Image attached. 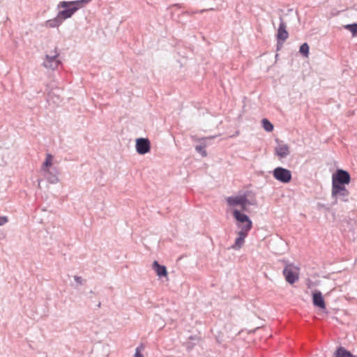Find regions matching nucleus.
<instances>
[{
	"mask_svg": "<svg viewBox=\"0 0 357 357\" xmlns=\"http://www.w3.org/2000/svg\"><path fill=\"white\" fill-rule=\"evenodd\" d=\"M227 202L229 206L245 205V204H250L247 197L244 195L229 197Z\"/></svg>",
	"mask_w": 357,
	"mask_h": 357,
	"instance_id": "9d476101",
	"label": "nucleus"
},
{
	"mask_svg": "<svg viewBox=\"0 0 357 357\" xmlns=\"http://www.w3.org/2000/svg\"><path fill=\"white\" fill-rule=\"evenodd\" d=\"M59 56V52L56 47L53 51L50 52V54L45 55V60L42 64L43 66L47 69H50L52 70H56L58 66L61 64V61L58 59Z\"/></svg>",
	"mask_w": 357,
	"mask_h": 357,
	"instance_id": "7ed1b4c3",
	"label": "nucleus"
},
{
	"mask_svg": "<svg viewBox=\"0 0 357 357\" xmlns=\"http://www.w3.org/2000/svg\"><path fill=\"white\" fill-rule=\"evenodd\" d=\"M8 221L7 216H0V226L3 225Z\"/></svg>",
	"mask_w": 357,
	"mask_h": 357,
	"instance_id": "5701e85b",
	"label": "nucleus"
},
{
	"mask_svg": "<svg viewBox=\"0 0 357 357\" xmlns=\"http://www.w3.org/2000/svg\"><path fill=\"white\" fill-rule=\"evenodd\" d=\"M331 196L335 199V203L337 199L347 202L349 200V191L345 185H334L332 186Z\"/></svg>",
	"mask_w": 357,
	"mask_h": 357,
	"instance_id": "423d86ee",
	"label": "nucleus"
},
{
	"mask_svg": "<svg viewBox=\"0 0 357 357\" xmlns=\"http://www.w3.org/2000/svg\"><path fill=\"white\" fill-rule=\"evenodd\" d=\"M273 176L277 181L283 183H289L292 178L291 171L282 167L275 168Z\"/></svg>",
	"mask_w": 357,
	"mask_h": 357,
	"instance_id": "0eeeda50",
	"label": "nucleus"
},
{
	"mask_svg": "<svg viewBox=\"0 0 357 357\" xmlns=\"http://www.w3.org/2000/svg\"><path fill=\"white\" fill-rule=\"evenodd\" d=\"M344 28L351 33L352 37H357V23L346 24Z\"/></svg>",
	"mask_w": 357,
	"mask_h": 357,
	"instance_id": "6ab92c4d",
	"label": "nucleus"
},
{
	"mask_svg": "<svg viewBox=\"0 0 357 357\" xmlns=\"http://www.w3.org/2000/svg\"><path fill=\"white\" fill-rule=\"evenodd\" d=\"M351 182L349 173L344 169H337L332 175V186L346 185Z\"/></svg>",
	"mask_w": 357,
	"mask_h": 357,
	"instance_id": "f03ea898",
	"label": "nucleus"
},
{
	"mask_svg": "<svg viewBox=\"0 0 357 357\" xmlns=\"http://www.w3.org/2000/svg\"><path fill=\"white\" fill-rule=\"evenodd\" d=\"M283 275L287 282L294 284L299 278V268L293 264H287L283 270Z\"/></svg>",
	"mask_w": 357,
	"mask_h": 357,
	"instance_id": "39448f33",
	"label": "nucleus"
},
{
	"mask_svg": "<svg viewBox=\"0 0 357 357\" xmlns=\"http://www.w3.org/2000/svg\"><path fill=\"white\" fill-rule=\"evenodd\" d=\"M75 280L78 282V283H81L82 282V278L80 277H75Z\"/></svg>",
	"mask_w": 357,
	"mask_h": 357,
	"instance_id": "bb28decb",
	"label": "nucleus"
},
{
	"mask_svg": "<svg viewBox=\"0 0 357 357\" xmlns=\"http://www.w3.org/2000/svg\"><path fill=\"white\" fill-rule=\"evenodd\" d=\"M213 10V8H210V9H203V10H197V11H195V12H192V13H202L205 11H207V10Z\"/></svg>",
	"mask_w": 357,
	"mask_h": 357,
	"instance_id": "393cba45",
	"label": "nucleus"
},
{
	"mask_svg": "<svg viewBox=\"0 0 357 357\" xmlns=\"http://www.w3.org/2000/svg\"><path fill=\"white\" fill-rule=\"evenodd\" d=\"M290 153L287 144H279L275 147V154L280 158H286Z\"/></svg>",
	"mask_w": 357,
	"mask_h": 357,
	"instance_id": "f8f14e48",
	"label": "nucleus"
},
{
	"mask_svg": "<svg viewBox=\"0 0 357 357\" xmlns=\"http://www.w3.org/2000/svg\"><path fill=\"white\" fill-rule=\"evenodd\" d=\"M195 150L203 157H206L207 155L205 145H197L195 146Z\"/></svg>",
	"mask_w": 357,
	"mask_h": 357,
	"instance_id": "4be33fe9",
	"label": "nucleus"
},
{
	"mask_svg": "<svg viewBox=\"0 0 357 357\" xmlns=\"http://www.w3.org/2000/svg\"><path fill=\"white\" fill-rule=\"evenodd\" d=\"M250 204H245V205H240L242 211H247V206Z\"/></svg>",
	"mask_w": 357,
	"mask_h": 357,
	"instance_id": "a878e982",
	"label": "nucleus"
},
{
	"mask_svg": "<svg viewBox=\"0 0 357 357\" xmlns=\"http://www.w3.org/2000/svg\"><path fill=\"white\" fill-rule=\"evenodd\" d=\"M63 20L57 14L56 17L49 20L46 22V26L50 28L58 27L59 25L61 24Z\"/></svg>",
	"mask_w": 357,
	"mask_h": 357,
	"instance_id": "4468645a",
	"label": "nucleus"
},
{
	"mask_svg": "<svg viewBox=\"0 0 357 357\" xmlns=\"http://www.w3.org/2000/svg\"><path fill=\"white\" fill-rule=\"evenodd\" d=\"M233 215L238 222V228L245 229V231H250L251 229L252 223L247 215L241 213L238 209H234L233 211Z\"/></svg>",
	"mask_w": 357,
	"mask_h": 357,
	"instance_id": "20e7f679",
	"label": "nucleus"
},
{
	"mask_svg": "<svg viewBox=\"0 0 357 357\" xmlns=\"http://www.w3.org/2000/svg\"><path fill=\"white\" fill-rule=\"evenodd\" d=\"M289 37V33L287 31V25L286 23L284 22L282 17H280V24L278 29V33H277V39H278V45L280 43L281 45L283 44V43Z\"/></svg>",
	"mask_w": 357,
	"mask_h": 357,
	"instance_id": "1a4fd4ad",
	"label": "nucleus"
},
{
	"mask_svg": "<svg viewBox=\"0 0 357 357\" xmlns=\"http://www.w3.org/2000/svg\"><path fill=\"white\" fill-rule=\"evenodd\" d=\"M135 357H143V355L141 352V349L137 347L136 349H135Z\"/></svg>",
	"mask_w": 357,
	"mask_h": 357,
	"instance_id": "b1692460",
	"label": "nucleus"
},
{
	"mask_svg": "<svg viewBox=\"0 0 357 357\" xmlns=\"http://www.w3.org/2000/svg\"><path fill=\"white\" fill-rule=\"evenodd\" d=\"M334 357H356L351 352L347 351L343 347H339L334 354Z\"/></svg>",
	"mask_w": 357,
	"mask_h": 357,
	"instance_id": "dca6fc26",
	"label": "nucleus"
},
{
	"mask_svg": "<svg viewBox=\"0 0 357 357\" xmlns=\"http://www.w3.org/2000/svg\"><path fill=\"white\" fill-rule=\"evenodd\" d=\"M282 45H281V43L279 45L277 44V50H279Z\"/></svg>",
	"mask_w": 357,
	"mask_h": 357,
	"instance_id": "cd10ccee",
	"label": "nucleus"
},
{
	"mask_svg": "<svg viewBox=\"0 0 357 357\" xmlns=\"http://www.w3.org/2000/svg\"><path fill=\"white\" fill-rule=\"evenodd\" d=\"M153 268L160 277L166 276L167 275L166 267L165 266L160 265L157 261L153 262Z\"/></svg>",
	"mask_w": 357,
	"mask_h": 357,
	"instance_id": "ddd939ff",
	"label": "nucleus"
},
{
	"mask_svg": "<svg viewBox=\"0 0 357 357\" xmlns=\"http://www.w3.org/2000/svg\"><path fill=\"white\" fill-rule=\"evenodd\" d=\"M91 0H79L73 1H61L58 4V8H63V10L58 13L59 16L63 21L73 16V15L79 8H81L84 3H87Z\"/></svg>",
	"mask_w": 357,
	"mask_h": 357,
	"instance_id": "f257e3e1",
	"label": "nucleus"
},
{
	"mask_svg": "<svg viewBox=\"0 0 357 357\" xmlns=\"http://www.w3.org/2000/svg\"><path fill=\"white\" fill-rule=\"evenodd\" d=\"M52 155L50 153H47L46 158L42 166V170L46 172L49 169L52 165Z\"/></svg>",
	"mask_w": 357,
	"mask_h": 357,
	"instance_id": "a211bd4d",
	"label": "nucleus"
},
{
	"mask_svg": "<svg viewBox=\"0 0 357 357\" xmlns=\"http://www.w3.org/2000/svg\"><path fill=\"white\" fill-rule=\"evenodd\" d=\"M261 123L266 131L271 132L273 130V125L267 119H263Z\"/></svg>",
	"mask_w": 357,
	"mask_h": 357,
	"instance_id": "aec40b11",
	"label": "nucleus"
},
{
	"mask_svg": "<svg viewBox=\"0 0 357 357\" xmlns=\"http://www.w3.org/2000/svg\"><path fill=\"white\" fill-rule=\"evenodd\" d=\"M249 231H245V229H241L238 232V236L236 238L235 243L234 245H241L243 241L245 238L247 236Z\"/></svg>",
	"mask_w": 357,
	"mask_h": 357,
	"instance_id": "f3484780",
	"label": "nucleus"
},
{
	"mask_svg": "<svg viewBox=\"0 0 357 357\" xmlns=\"http://www.w3.org/2000/svg\"><path fill=\"white\" fill-rule=\"evenodd\" d=\"M45 172V177L50 183H56L59 181V178L56 176V172H52L48 169Z\"/></svg>",
	"mask_w": 357,
	"mask_h": 357,
	"instance_id": "2eb2a0df",
	"label": "nucleus"
},
{
	"mask_svg": "<svg viewBox=\"0 0 357 357\" xmlns=\"http://www.w3.org/2000/svg\"><path fill=\"white\" fill-rule=\"evenodd\" d=\"M136 151L140 155H144L151 150V143L148 138H138L135 144Z\"/></svg>",
	"mask_w": 357,
	"mask_h": 357,
	"instance_id": "6e6552de",
	"label": "nucleus"
},
{
	"mask_svg": "<svg viewBox=\"0 0 357 357\" xmlns=\"http://www.w3.org/2000/svg\"><path fill=\"white\" fill-rule=\"evenodd\" d=\"M51 94H52V93H51V92H50V93H49V94H48V96H51Z\"/></svg>",
	"mask_w": 357,
	"mask_h": 357,
	"instance_id": "c756f323",
	"label": "nucleus"
},
{
	"mask_svg": "<svg viewBox=\"0 0 357 357\" xmlns=\"http://www.w3.org/2000/svg\"><path fill=\"white\" fill-rule=\"evenodd\" d=\"M309 45L307 43H305L301 45L299 52L303 54L305 56H308L309 54Z\"/></svg>",
	"mask_w": 357,
	"mask_h": 357,
	"instance_id": "412c9836",
	"label": "nucleus"
},
{
	"mask_svg": "<svg viewBox=\"0 0 357 357\" xmlns=\"http://www.w3.org/2000/svg\"><path fill=\"white\" fill-rule=\"evenodd\" d=\"M174 6H177V7H179V8H181V6L180 4H178V3L175 4Z\"/></svg>",
	"mask_w": 357,
	"mask_h": 357,
	"instance_id": "c85d7f7f",
	"label": "nucleus"
},
{
	"mask_svg": "<svg viewBox=\"0 0 357 357\" xmlns=\"http://www.w3.org/2000/svg\"><path fill=\"white\" fill-rule=\"evenodd\" d=\"M312 303L314 306L319 307L321 309L326 308V303L322 296V294L319 291H314L312 294Z\"/></svg>",
	"mask_w": 357,
	"mask_h": 357,
	"instance_id": "9b49d317",
	"label": "nucleus"
}]
</instances>
